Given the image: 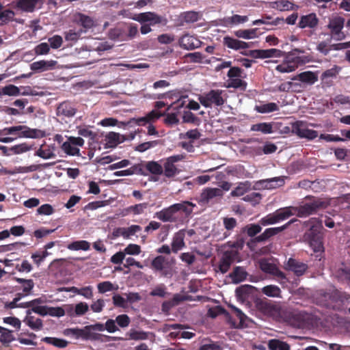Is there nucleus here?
Here are the masks:
<instances>
[{"label":"nucleus","instance_id":"f257e3e1","mask_svg":"<svg viewBox=\"0 0 350 350\" xmlns=\"http://www.w3.org/2000/svg\"><path fill=\"white\" fill-rule=\"evenodd\" d=\"M195 206L196 204L191 202L183 201L156 212L154 217L163 222L183 224L191 216Z\"/></svg>","mask_w":350,"mask_h":350},{"label":"nucleus","instance_id":"f03ea898","mask_svg":"<svg viewBox=\"0 0 350 350\" xmlns=\"http://www.w3.org/2000/svg\"><path fill=\"white\" fill-rule=\"evenodd\" d=\"M295 221H297V219H293L282 226L267 228L262 234H259L258 236L256 235L259 234L262 230V225L260 224V223L250 224L246 225L243 228V232L246 233L248 237L252 238L247 243V245L250 249H252L256 243H265L270 238L286 230L291 224L294 223Z\"/></svg>","mask_w":350,"mask_h":350},{"label":"nucleus","instance_id":"7ed1b4c3","mask_svg":"<svg viewBox=\"0 0 350 350\" xmlns=\"http://www.w3.org/2000/svg\"><path fill=\"white\" fill-rule=\"evenodd\" d=\"M307 223L310 224V228L304 234L305 239L314 252L322 251L323 245L321 233V224L316 218H311Z\"/></svg>","mask_w":350,"mask_h":350},{"label":"nucleus","instance_id":"20e7f679","mask_svg":"<svg viewBox=\"0 0 350 350\" xmlns=\"http://www.w3.org/2000/svg\"><path fill=\"white\" fill-rule=\"evenodd\" d=\"M323 297L327 303L325 304L327 308H332L336 311H343L345 309V304L350 299V295L341 292L337 289L325 292Z\"/></svg>","mask_w":350,"mask_h":350},{"label":"nucleus","instance_id":"39448f33","mask_svg":"<svg viewBox=\"0 0 350 350\" xmlns=\"http://www.w3.org/2000/svg\"><path fill=\"white\" fill-rule=\"evenodd\" d=\"M64 334L67 336L72 337L75 339H81L83 340L91 341H108L109 336L98 333H92L89 325L83 328H68L64 330Z\"/></svg>","mask_w":350,"mask_h":350},{"label":"nucleus","instance_id":"423d86ee","mask_svg":"<svg viewBox=\"0 0 350 350\" xmlns=\"http://www.w3.org/2000/svg\"><path fill=\"white\" fill-rule=\"evenodd\" d=\"M306 198L310 199L311 201L295 208V212L297 213V215L299 217H308L315 214L319 211L324 209L328 206V203L321 198L311 196H307Z\"/></svg>","mask_w":350,"mask_h":350},{"label":"nucleus","instance_id":"0eeeda50","mask_svg":"<svg viewBox=\"0 0 350 350\" xmlns=\"http://www.w3.org/2000/svg\"><path fill=\"white\" fill-rule=\"evenodd\" d=\"M19 131L21 132L20 133H18V137H20L36 139L42 138L46 135L45 131H44L37 129H31L24 125L7 127L2 130H0V135H14L16 134V133Z\"/></svg>","mask_w":350,"mask_h":350},{"label":"nucleus","instance_id":"6e6552de","mask_svg":"<svg viewBox=\"0 0 350 350\" xmlns=\"http://www.w3.org/2000/svg\"><path fill=\"white\" fill-rule=\"evenodd\" d=\"M345 25L344 17L338 15H334L329 18L326 26L329 31V36L336 41H341L346 38L347 34L342 31Z\"/></svg>","mask_w":350,"mask_h":350},{"label":"nucleus","instance_id":"1a4fd4ad","mask_svg":"<svg viewBox=\"0 0 350 350\" xmlns=\"http://www.w3.org/2000/svg\"><path fill=\"white\" fill-rule=\"evenodd\" d=\"M304 53V51L295 49L287 56L286 60L278 65L275 70L281 73H288L296 70L299 65L305 64L306 61L302 57H293L296 53Z\"/></svg>","mask_w":350,"mask_h":350},{"label":"nucleus","instance_id":"9d476101","mask_svg":"<svg viewBox=\"0 0 350 350\" xmlns=\"http://www.w3.org/2000/svg\"><path fill=\"white\" fill-rule=\"evenodd\" d=\"M259 267L265 273L272 275L281 284H285L288 281L286 274L270 259L262 258L259 260Z\"/></svg>","mask_w":350,"mask_h":350},{"label":"nucleus","instance_id":"9b49d317","mask_svg":"<svg viewBox=\"0 0 350 350\" xmlns=\"http://www.w3.org/2000/svg\"><path fill=\"white\" fill-rule=\"evenodd\" d=\"M222 92L223 91L221 90H211L208 92L200 96L198 100L206 108L211 107L213 105L219 107L225 103V100L221 96Z\"/></svg>","mask_w":350,"mask_h":350},{"label":"nucleus","instance_id":"f8f14e48","mask_svg":"<svg viewBox=\"0 0 350 350\" xmlns=\"http://www.w3.org/2000/svg\"><path fill=\"white\" fill-rule=\"evenodd\" d=\"M231 313L228 312V317L226 320L231 327L234 328H242L246 326L245 320L247 319L246 315L238 308L230 305Z\"/></svg>","mask_w":350,"mask_h":350},{"label":"nucleus","instance_id":"ddd939ff","mask_svg":"<svg viewBox=\"0 0 350 350\" xmlns=\"http://www.w3.org/2000/svg\"><path fill=\"white\" fill-rule=\"evenodd\" d=\"M292 131L300 138H306L309 140L315 139L318 136V132L309 129L306 126V122L297 121L292 124Z\"/></svg>","mask_w":350,"mask_h":350},{"label":"nucleus","instance_id":"4468645a","mask_svg":"<svg viewBox=\"0 0 350 350\" xmlns=\"http://www.w3.org/2000/svg\"><path fill=\"white\" fill-rule=\"evenodd\" d=\"M224 196V191L219 188L206 187L200 195L198 204L204 206L209 204L213 200L221 198Z\"/></svg>","mask_w":350,"mask_h":350},{"label":"nucleus","instance_id":"2eb2a0df","mask_svg":"<svg viewBox=\"0 0 350 350\" xmlns=\"http://www.w3.org/2000/svg\"><path fill=\"white\" fill-rule=\"evenodd\" d=\"M284 268L286 271L293 272L297 277H300L306 273L308 265L297 259L289 258L284 262Z\"/></svg>","mask_w":350,"mask_h":350},{"label":"nucleus","instance_id":"dca6fc26","mask_svg":"<svg viewBox=\"0 0 350 350\" xmlns=\"http://www.w3.org/2000/svg\"><path fill=\"white\" fill-rule=\"evenodd\" d=\"M237 254V252L232 250L224 252L218 262L217 268H215L216 271H219L223 274L227 273L231 265L234 262Z\"/></svg>","mask_w":350,"mask_h":350},{"label":"nucleus","instance_id":"f3484780","mask_svg":"<svg viewBox=\"0 0 350 350\" xmlns=\"http://www.w3.org/2000/svg\"><path fill=\"white\" fill-rule=\"evenodd\" d=\"M184 159L185 155L183 154H176L167 157L163 164L164 175L167 178L174 177L178 173V170L174 163L180 161Z\"/></svg>","mask_w":350,"mask_h":350},{"label":"nucleus","instance_id":"a211bd4d","mask_svg":"<svg viewBox=\"0 0 350 350\" xmlns=\"http://www.w3.org/2000/svg\"><path fill=\"white\" fill-rule=\"evenodd\" d=\"M333 276L340 282L346 283L350 286V267L344 263L332 269Z\"/></svg>","mask_w":350,"mask_h":350},{"label":"nucleus","instance_id":"6ab92c4d","mask_svg":"<svg viewBox=\"0 0 350 350\" xmlns=\"http://www.w3.org/2000/svg\"><path fill=\"white\" fill-rule=\"evenodd\" d=\"M66 308V314L71 317H82L89 310V306L86 302L81 301L75 305L66 304L64 306Z\"/></svg>","mask_w":350,"mask_h":350},{"label":"nucleus","instance_id":"aec40b11","mask_svg":"<svg viewBox=\"0 0 350 350\" xmlns=\"http://www.w3.org/2000/svg\"><path fill=\"white\" fill-rule=\"evenodd\" d=\"M77 111V109L74 103L65 100L58 105L56 109V114L57 116L71 118L76 114Z\"/></svg>","mask_w":350,"mask_h":350},{"label":"nucleus","instance_id":"412c9836","mask_svg":"<svg viewBox=\"0 0 350 350\" xmlns=\"http://www.w3.org/2000/svg\"><path fill=\"white\" fill-rule=\"evenodd\" d=\"M73 22L82 27L83 33L95 26L93 18L80 12H77L73 15Z\"/></svg>","mask_w":350,"mask_h":350},{"label":"nucleus","instance_id":"4be33fe9","mask_svg":"<svg viewBox=\"0 0 350 350\" xmlns=\"http://www.w3.org/2000/svg\"><path fill=\"white\" fill-rule=\"evenodd\" d=\"M180 46L186 50H193L201 46L202 42L195 36L185 34L179 40Z\"/></svg>","mask_w":350,"mask_h":350},{"label":"nucleus","instance_id":"5701e85b","mask_svg":"<svg viewBox=\"0 0 350 350\" xmlns=\"http://www.w3.org/2000/svg\"><path fill=\"white\" fill-rule=\"evenodd\" d=\"M223 44L228 49L239 51L240 49H245L250 47V44L241 41L230 36H225L223 39Z\"/></svg>","mask_w":350,"mask_h":350},{"label":"nucleus","instance_id":"b1692460","mask_svg":"<svg viewBox=\"0 0 350 350\" xmlns=\"http://www.w3.org/2000/svg\"><path fill=\"white\" fill-rule=\"evenodd\" d=\"M141 23L150 22V25H155L161 23V17L154 12H148L140 13L133 18Z\"/></svg>","mask_w":350,"mask_h":350},{"label":"nucleus","instance_id":"393cba45","mask_svg":"<svg viewBox=\"0 0 350 350\" xmlns=\"http://www.w3.org/2000/svg\"><path fill=\"white\" fill-rule=\"evenodd\" d=\"M164 116V113H162L157 110H152L150 112L146 114L144 117L138 118H133L131 122H134L135 124L139 126H144L148 123L153 122L156 120H158L160 117Z\"/></svg>","mask_w":350,"mask_h":350},{"label":"nucleus","instance_id":"a878e982","mask_svg":"<svg viewBox=\"0 0 350 350\" xmlns=\"http://www.w3.org/2000/svg\"><path fill=\"white\" fill-rule=\"evenodd\" d=\"M256 288L251 285H242L237 288L236 296L239 300L242 301H248L253 295Z\"/></svg>","mask_w":350,"mask_h":350},{"label":"nucleus","instance_id":"bb28decb","mask_svg":"<svg viewBox=\"0 0 350 350\" xmlns=\"http://www.w3.org/2000/svg\"><path fill=\"white\" fill-rule=\"evenodd\" d=\"M185 230H180L174 234L171 244L172 252L177 253L185 247Z\"/></svg>","mask_w":350,"mask_h":350},{"label":"nucleus","instance_id":"cd10ccee","mask_svg":"<svg viewBox=\"0 0 350 350\" xmlns=\"http://www.w3.org/2000/svg\"><path fill=\"white\" fill-rule=\"evenodd\" d=\"M319 24V18L316 14L310 13L307 15L301 16L298 23V27L301 29L315 28Z\"/></svg>","mask_w":350,"mask_h":350},{"label":"nucleus","instance_id":"c85d7f7f","mask_svg":"<svg viewBox=\"0 0 350 350\" xmlns=\"http://www.w3.org/2000/svg\"><path fill=\"white\" fill-rule=\"evenodd\" d=\"M55 64L56 62L54 60H40L31 64L30 68L34 72H41L53 69Z\"/></svg>","mask_w":350,"mask_h":350},{"label":"nucleus","instance_id":"c756f323","mask_svg":"<svg viewBox=\"0 0 350 350\" xmlns=\"http://www.w3.org/2000/svg\"><path fill=\"white\" fill-rule=\"evenodd\" d=\"M142 230V227L139 225H131L128 228H118L113 232L116 237L122 236L125 239L134 235L135 233Z\"/></svg>","mask_w":350,"mask_h":350},{"label":"nucleus","instance_id":"7c9ffc66","mask_svg":"<svg viewBox=\"0 0 350 350\" xmlns=\"http://www.w3.org/2000/svg\"><path fill=\"white\" fill-rule=\"evenodd\" d=\"M292 80H299L303 83L313 85L318 81V76L312 71H305L293 77Z\"/></svg>","mask_w":350,"mask_h":350},{"label":"nucleus","instance_id":"2f4dec72","mask_svg":"<svg viewBox=\"0 0 350 350\" xmlns=\"http://www.w3.org/2000/svg\"><path fill=\"white\" fill-rule=\"evenodd\" d=\"M14 280L21 284L18 289H22L23 292L18 293V294L23 295V297L31 294L32 290L34 287V282L33 280L20 278H14Z\"/></svg>","mask_w":350,"mask_h":350},{"label":"nucleus","instance_id":"473e14b6","mask_svg":"<svg viewBox=\"0 0 350 350\" xmlns=\"http://www.w3.org/2000/svg\"><path fill=\"white\" fill-rule=\"evenodd\" d=\"M248 21L247 16H241L239 14H234L232 16L224 17L221 21L222 25L226 27H232L246 23Z\"/></svg>","mask_w":350,"mask_h":350},{"label":"nucleus","instance_id":"72a5a7b5","mask_svg":"<svg viewBox=\"0 0 350 350\" xmlns=\"http://www.w3.org/2000/svg\"><path fill=\"white\" fill-rule=\"evenodd\" d=\"M165 257L163 256H157L151 262V268L156 272H160L162 275L167 276V272L164 269Z\"/></svg>","mask_w":350,"mask_h":350},{"label":"nucleus","instance_id":"f704fd0d","mask_svg":"<svg viewBox=\"0 0 350 350\" xmlns=\"http://www.w3.org/2000/svg\"><path fill=\"white\" fill-rule=\"evenodd\" d=\"M229 276L234 283L238 284L246 279L247 273L243 267H235Z\"/></svg>","mask_w":350,"mask_h":350},{"label":"nucleus","instance_id":"c9c22d12","mask_svg":"<svg viewBox=\"0 0 350 350\" xmlns=\"http://www.w3.org/2000/svg\"><path fill=\"white\" fill-rule=\"evenodd\" d=\"M259 183L260 184H265V187L266 189H271L283 186L284 185V178L282 176L274 177L272 178L261 180Z\"/></svg>","mask_w":350,"mask_h":350},{"label":"nucleus","instance_id":"e433bc0d","mask_svg":"<svg viewBox=\"0 0 350 350\" xmlns=\"http://www.w3.org/2000/svg\"><path fill=\"white\" fill-rule=\"evenodd\" d=\"M66 291L83 296L86 299H92L93 297V288L91 286L82 288L72 286L68 290H66Z\"/></svg>","mask_w":350,"mask_h":350},{"label":"nucleus","instance_id":"4c0bfd02","mask_svg":"<svg viewBox=\"0 0 350 350\" xmlns=\"http://www.w3.org/2000/svg\"><path fill=\"white\" fill-rule=\"evenodd\" d=\"M110 39L118 41H126V29L122 27H117L110 29L109 32Z\"/></svg>","mask_w":350,"mask_h":350},{"label":"nucleus","instance_id":"58836bf2","mask_svg":"<svg viewBox=\"0 0 350 350\" xmlns=\"http://www.w3.org/2000/svg\"><path fill=\"white\" fill-rule=\"evenodd\" d=\"M12 331L1 327L0 330V342L4 347H9L10 344L15 340Z\"/></svg>","mask_w":350,"mask_h":350},{"label":"nucleus","instance_id":"ea45409f","mask_svg":"<svg viewBox=\"0 0 350 350\" xmlns=\"http://www.w3.org/2000/svg\"><path fill=\"white\" fill-rule=\"evenodd\" d=\"M250 131L260 132L263 134H270L273 132V124L271 122H261L252 124Z\"/></svg>","mask_w":350,"mask_h":350},{"label":"nucleus","instance_id":"a19ab883","mask_svg":"<svg viewBox=\"0 0 350 350\" xmlns=\"http://www.w3.org/2000/svg\"><path fill=\"white\" fill-rule=\"evenodd\" d=\"M127 139L124 135L119 133L110 132L106 135V140L109 146L113 147L117 146Z\"/></svg>","mask_w":350,"mask_h":350},{"label":"nucleus","instance_id":"79ce46f5","mask_svg":"<svg viewBox=\"0 0 350 350\" xmlns=\"http://www.w3.org/2000/svg\"><path fill=\"white\" fill-rule=\"evenodd\" d=\"M134 174H144L142 167L140 164L134 165L127 170L117 171L113 173L116 176H131Z\"/></svg>","mask_w":350,"mask_h":350},{"label":"nucleus","instance_id":"37998d69","mask_svg":"<svg viewBox=\"0 0 350 350\" xmlns=\"http://www.w3.org/2000/svg\"><path fill=\"white\" fill-rule=\"evenodd\" d=\"M67 248L72 251H88L90 249V243L85 240L75 241L69 243Z\"/></svg>","mask_w":350,"mask_h":350},{"label":"nucleus","instance_id":"c03bdc74","mask_svg":"<svg viewBox=\"0 0 350 350\" xmlns=\"http://www.w3.org/2000/svg\"><path fill=\"white\" fill-rule=\"evenodd\" d=\"M294 206H287L284 208H281L275 211V213L278 219V221L280 222L285 219H287L290 217L294 215L293 211H295Z\"/></svg>","mask_w":350,"mask_h":350},{"label":"nucleus","instance_id":"a18cd8bd","mask_svg":"<svg viewBox=\"0 0 350 350\" xmlns=\"http://www.w3.org/2000/svg\"><path fill=\"white\" fill-rule=\"evenodd\" d=\"M254 109L258 113H267L278 111L279 107L275 103H268L260 105H256Z\"/></svg>","mask_w":350,"mask_h":350},{"label":"nucleus","instance_id":"49530a36","mask_svg":"<svg viewBox=\"0 0 350 350\" xmlns=\"http://www.w3.org/2000/svg\"><path fill=\"white\" fill-rule=\"evenodd\" d=\"M258 29H239L234 32V34L237 38H243L246 40L255 38L257 37Z\"/></svg>","mask_w":350,"mask_h":350},{"label":"nucleus","instance_id":"de8ad7c7","mask_svg":"<svg viewBox=\"0 0 350 350\" xmlns=\"http://www.w3.org/2000/svg\"><path fill=\"white\" fill-rule=\"evenodd\" d=\"M251 184L248 181L240 183L230 193L232 197H239L243 196L250 189Z\"/></svg>","mask_w":350,"mask_h":350},{"label":"nucleus","instance_id":"09e8293b","mask_svg":"<svg viewBox=\"0 0 350 350\" xmlns=\"http://www.w3.org/2000/svg\"><path fill=\"white\" fill-rule=\"evenodd\" d=\"M202 16L199 12L187 11L182 14V19L186 23H193L197 22Z\"/></svg>","mask_w":350,"mask_h":350},{"label":"nucleus","instance_id":"8fccbe9b","mask_svg":"<svg viewBox=\"0 0 350 350\" xmlns=\"http://www.w3.org/2000/svg\"><path fill=\"white\" fill-rule=\"evenodd\" d=\"M268 347L270 350H290V346L286 342L277 339L270 340Z\"/></svg>","mask_w":350,"mask_h":350},{"label":"nucleus","instance_id":"3c124183","mask_svg":"<svg viewBox=\"0 0 350 350\" xmlns=\"http://www.w3.org/2000/svg\"><path fill=\"white\" fill-rule=\"evenodd\" d=\"M284 55L285 52L277 49H262V59L281 57Z\"/></svg>","mask_w":350,"mask_h":350},{"label":"nucleus","instance_id":"603ef678","mask_svg":"<svg viewBox=\"0 0 350 350\" xmlns=\"http://www.w3.org/2000/svg\"><path fill=\"white\" fill-rule=\"evenodd\" d=\"M15 13L11 10H0V25H4L14 20Z\"/></svg>","mask_w":350,"mask_h":350},{"label":"nucleus","instance_id":"864d4df0","mask_svg":"<svg viewBox=\"0 0 350 350\" xmlns=\"http://www.w3.org/2000/svg\"><path fill=\"white\" fill-rule=\"evenodd\" d=\"M146 169L152 174L161 175L163 172L162 166L157 161H148L146 163Z\"/></svg>","mask_w":350,"mask_h":350},{"label":"nucleus","instance_id":"5fc2aeb1","mask_svg":"<svg viewBox=\"0 0 350 350\" xmlns=\"http://www.w3.org/2000/svg\"><path fill=\"white\" fill-rule=\"evenodd\" d=\"M337 72L336 69L331 68L325 70L323 72L321 75V79L322 81V83L323 84H325L327 86H330L332 85V81H327V79H333L336 76Z\"/></svg>","mask_w":350,"mask_h":350},{"label":"nucleus","instance_id":"6e6d98bb","mask_svg":"<svg viewBox=\"0 0 350 350\" xmlns=\"http://www.w3.org/2000/svg\"><path fill=\"white\" fill-rule=\"evenodd\" d=\"M61 148L62 150L68 155L75 156L79 154V149L75 147L69 141L64 142Z\"/></svg>","mask_w":350,"mask_h":350},{"label":"nucleus","instance_id":"4d7b16f0","mask_svg":"<svg viewBox=\"0 0 350 350\" xmlns=\"http://www.w3.org/2000/svg\"><path fill=\"white\" fill-rule=\"evenodd\" d=\"M260 224L263 226L279 223L275 212L267 215L259 220Z\"/></svg>","mask_w":350,"mask_h":350},{"label":"nucleus","instance_id":"13d9d810","mask_svg":"<svg viewBox=\"0 0 350 350\" xmlns=\"http://www.w3.org/2000/svg\"><path fill=\"white\" fill-rule=\"evenodd\" d=\"M263 294L269 297H278L281 293L280 288L275 285H267L262 288Z\"/></svg>","mask_w":350,"mask_h":350},{"label":"nucleus","instance_id":"bf43d9fd","mask_svg":"<svg viewBox=\"0 0 350 350\" xmlns=\"http://www.w3.org/2000/svg\"><path fill=\"white\" fill-rule=\"evenodd\" d=\"M224 314L225 317H228V312L221 306H217L209 308L208 315L211 318H215L219 315Z\"/></svg>","mask_w":350,"mask_h":350},{"label":"nucleus","instance_id":"052dcab7","mask_svg":"<svg viewBox=\"0 0 350 350\" xmlns=\"http://www.w3.org/2000/svg\"><path fill=\"white\" fill-rule=\"evenodd\" d=\"M44 341L59 348H64L68 344L66 340L53 337H46L44 338Z\"/></svg>","mask_w":350,"mask_h":350},{"label":"nucleus","instance_id":"680f3d73","mask_svg":"<svg viewBox=\"0 0 350 350\" xmlns=\"http://www.w3.org/2000/svg\"><path fill=\"white\" fill-rule=\"evenodd\" d=\"M148 207V203L144 202L135 205L130 206L127 208L126 211L132 213L134 215H139L144 213V210Z\"/></svg>","mask_w":350,"mask_h":350},{"label":"nucleus","instance_id":"e2e57ef3","mask_svg":"<svg viewBox=\"0 0 350 350\" xmlns=\"http://www.w3.org/2000/svg\"><path fill=\"white\" fill-rule=\"evenodd\" d=\"M276 5V8L280 11L293 10L295 5L288 0H280L274 3Z\"/></svg>","mask_w":350,"mask_h":350},{"label":"nucleus","instance_id":"0e129e2a","mask_svg":"<svg viewBox=\"0 0 350 350\" xmlns=\"http://www.w3.org/2000/svg\"><path fill=\"white\" fill-rule=\"evenodd\" d=\"M48 314L51 317H62L66 314V308L64 307H49Z\"/></svg>","mask_w":350,"mask_h":350},{"label":"nucleus","instance_id":"69168bd1","mask_svg":"<svg viewBox=\"0 0 350 350\" xmlns=\"http://www.w3.org/2000/svg\"><path fill=\"white\" fill-rule=\"evenodd\" d=\"M27 324L34 330H40L42 328L43 323L40 319H36L33 317L27 318Z\"/></svg>","mask_w":350,"mask_h":350},{"label":"nucleus","instance_id":"338daca9","mask_svg":"<svg viewBox=\"0 0 350 350\" xmlns=\"http://www.w3.org/2000/svg\"><path fill=\"white\" fill-rule=\"evenodd\" d=\"M82 33V29H79V31L70 29L68 31L65 32V40L66 41L76 42L79 39Z\"/></svg>","mask_w":350,"mask_h":350},{"label":"nucleus","instance_id":"774afa93","mask_svg":"<svg viewBox=\"0 0 350 350\" xmlns=\"http://www.w3.org/2000/svg\"><path fill=\"white\" fill-rule=\"evenodd\" d=\"M35 155L40 157L44 159H49L55 157V154L51 149H42L40 148L36 152Z\"/></svg>","mask_w":350,"mask_h":350}]
</instances>
